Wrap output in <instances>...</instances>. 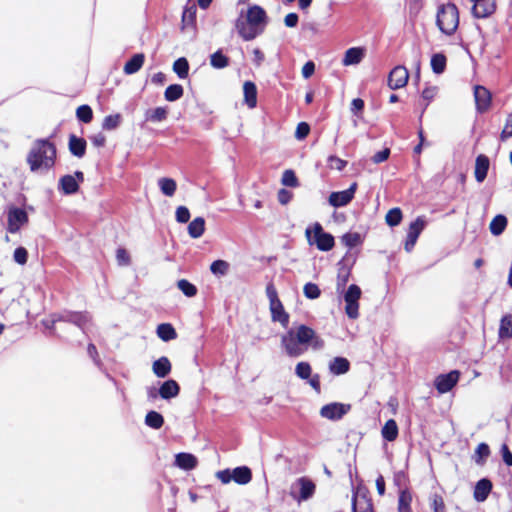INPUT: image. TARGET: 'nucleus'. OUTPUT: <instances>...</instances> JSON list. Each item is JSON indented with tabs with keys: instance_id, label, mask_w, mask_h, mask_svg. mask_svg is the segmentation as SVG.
Masks as SVG:
<instances>
[{
	"instance_id": "f257e3e1",
	"label": "nucleus",
	"mask_w": 512,
	"mask_h": 512,
	"mask_svg": "<svg viewBox=\"0 0 512 512\" xmlns=\"http://www.w3.org/2000/svg\"><path fill=\"white\" fill-rule=\"evenodd\" d=\"M281 344L289 357H299L310 344L314 349H320L324 346V341L316 335L314 329L301 324L282 335Z\"/></svg>"
},
{
	"instance_id": "f03ea898",
	"label": "nucleus",
	"mask_w": 512,
	"mask_h": 512,
	"mask_svg": "<svg viewBox=\"0 0 512 512\" xmlns=\"http://www.w3.org/2000/svg\"><path fill=\"white\" fill-rule=\"evenodd\" d=\"M56 145L49 139H36L26 156L31 172L48 171L55 166Z\"/></svg>"
},
{
	"instance_id": "7ed1b4c3",
	"label": "nucleus",
	"mask_w": 512,
	"mask_h": 512,
	"mask_svg": "<svg viewBox=\"0 0 512 512\" xmlns=\"http://www.w3.org/2000/svg\"><path fill=\"white\" fill-rule=\"evenodd\" d=\"M266 18V12L262 7L258 5L251 6L248 8L246 20L238 19L236 21V29L244 40H253L262 32V29L259 30L258 26L265 24Z\"/></svg>"
},
{
	"instance_id": "20e7f679",
	"label": "nucleus",
	"mask_w": 512,
	"mask_h": 512,
	"mask_svg": "<svg viewBox=\"0 0 512 512\" xmlns=\"http://www.w3.org/2000/svg\"><path fill=\"white\" fill-rule=\"evenodd\" d=\"M436 24L440 31L453 35L459 26V11L454 3L443 4L438 8Z\"/></svg>"
},
{
	"instance_id": "39448f33",
	"label": "nucleus",
	"mask_w": 512,
	"mask_h": 512,
	"mask_svg": "<svg viewBox=\"0 0 512 512\" xmlns=\"http://www.w3.org/2000/svg\"><path fill=\"white\" fill-rule=\"evenodd\" d=\"M266 294L269 299L272 321L279 322L284 328H287L290 317L289 314L285 311L273 283H269L267 285Z\"/></svg>"
},
{
	"instance_id": "423d86ee",
	"label": "nucleus",
	"mask_w": 512,
	"mask_h": 512,
	"mask_svg": "<svg viewBox=\"0 0 512 512\" xmlns=\"http://www.w3.org/2000/svg\"><path fill=\"white\" fill-rule=\"evenodd\" d=\"M305 234L308 242L310 244H315L320 251H330L335 245L333 235L325 232L322 225L318 222L313 225L312 231L307 228Z\"/></svg>"
},
{
	"instance_id": "0eeeda50",
	"label": "nucleus",
	"mask_w": 512,
	"mask_h": 512,
	"mask_svg": "<svg viewBox=\"0 0 512 512\" xmlns=\"http://www.w3.org/2000/svg\"><path fill=\"white\" fill-rule=\"evenodd\" d=\"M360 297V287L356 284H351L344 294V300L346 303L345 312L350 319H356L359 316L358 310Z\"/></svg>"
},
{
	"instance_id": "6e6552de",
	"label": "nucleus",
	"mask_w": 512,
	"mask_h": 512,
	"mask_svg": "<svg viewBox=\"0 0 512 512\" xmlns=\"http://www.w3.org/2000/svg\"><path fill=\"white\" fill-rule=\"evenodd\" d=\"M425 227L426 220L424 216H418L413 222L410 223L404 244V248L407 252L412 251Z\"/></svg>"
},
{
	"instance_id": "1a4fd4ad",
	"label": "nucleus",
	"mask_w": 512,
	"mask_h": 512,
	"mask_svg": "<svg viewBox=\"0 0 512 512\" xmlns=\"http://www.w3.org/2000/svg\"><path fill=\"white\" fill-rule=\"evenodd\" d=\"M27 212L18 207H11L7 214V230L14 234L17 233L21 226L28 222Z\"/></svg>"
},
{
	"instance_id": "9d476101",
	"label": "nucleus",
	"mask_w": 512,
	"mask_h": 512,
	"mask_svg": "<svg viewBox=\"0 0 512 512\" xmlns=\"http://www.w3.org/2000/svg\"><path fill=\"white\" fill-rule=\"evenodd\" d=\"M357 188V182H353L346 190L332 192L328 198L329 204L333 207H343L348 205L353 200Z\"/></svg>"
},
{
	"instance_id": "9b49d317",
	"label": "nucleus",
	"mask_w": 512,
	"mask_h": 512,
	"mask_svg": "<svg viewBox=\"0 0 512 512\" xmlns=\"http://www.w3.org/2000/svg\"><path fill=\"white\" fill-rule=\"evenodd\" d=\"M459 378L460 372L458 370H452L447 374H440L435 379V388L440 394H445L452 390L458 383Z\"/></svg>"
},
{
	"instance_id": "f8f14e48",
	"label": "nucleus",
	"mask_w": 512,
	"mask_h": 512,
	"mask_svg": "<svg viewBox=\"0 0 512 512\" xmlns=\"http://www.w3.org/2000/svg\"><path fill=\"white\" fill-rule=\"evenodd\" d=\"M351 409L350 404L333 402L321 407L320 415L329 420H339Z\"/></svg>"
},
{
	"instance_id": "ddd939ff",
	"label": "nucleus",
	"mask_w": 512,
	"mask_h": 512,
	"mask_svg": "<svg viewBox=\"0 0 512 512\" xmlns=\"http://www.w3.org/2000/svg\"><path fill=\"white\" fill-rule=\"evenodd\" d=\"M474 100L477 112L482 114L490 109L492 103V94L486 87L482 85H475Z\"/></svg>"
},
{
	"instance_id": "4468645a",
	"label": "nucleus",
	"mask_w": 512,
	"mask_h": 512,
	"mask_svg": "<svg viewBox=\"0 0 512 512\" xmlns=\"http://www.w3.org/2000/svg\"><path fill=\"white\" fill-rule=\"evenodd\" d=\"M409 72L404 66L394 67L388 75V86L392 90L400 89L407 85Z\"/></svg>"
},
{
	"instance_id": "2eb2a0df",
	"label": "nucleus",
	"mask_w": 512,
	"mask_h": 512,
	"mask_svg": "<svg viewBox=\"0 0 512 512\" xmlns=\"http://www.w3.org/2000/svg\"><path fill=\"white\" fill-rule=\"evenodd\" d=\"M352 512H374L372 499L367 493L355 492L352 496Z\"/></svg>"
},
{
	"instance_id": "dca6fc26",
	"label": "nucleus",
	"mask_w": 512,
	"mask_h": 512,
	"mask_svg": "<svg viewBox=\"0 0 512 512\" xmlns=\"http://www.w3.org/2000/svg\"><path fill=\"white\" fill-rule=\"evenodd\" d=\"M496 10L494 0H485L472 6L471 12L475 18H486L492 15Z\"/></svg>"
},
{
	"instance_id": "f3484780",
	"label": "nucleus",
	"mask_w": 512,
	"mask_h": 512,
	"mask_svg": "<svg viewBox=\"0 0 512 512\" xmlns=\"http://www.w3.org/2000/svg\"><path fill=\"white\" fill-rule=\"evenodd\" d=\"M493 488L492 482L487 478L480 479L475 487L473 492V497L477 502H484L489 494L491 493Z\"/></svg>"
},
{
	"instance_id": "a211bd4d",
	"label": "nucleus",
	"mask_w": 512,
	"mask_h": 512,
	"mask_svg": "<svg viewBox=\"0 0 512 512\" xmlns=\"http://www.w3.org/2000/svg\"><path fill=\"white\" fill-rule=\"evenodd\" d=\"M489 167L490 160L488 156L480 154L476 157L474 175L477 182L481 183L486 179Z\"/></svg>"
},
{
	"instance_id": "6ab92c4d",
	"label": "nucleus",
	"mask_w": 512,
	"mask_h": 512,
	"mask_svg": "<svg viewBox=\"0 0 512 512\" xmlns=\"http://www.w3.org/2000/svg\"><path fill=\"white\" fill-rule=\"evenodd\" d=\"M86 147L87 142L84 138L77 137L75 134H70L68 148L73 156L82 158L86 153Z\"/></svg>"
},
{
	"instance_id": "aec40b11",
	"label": "nucleus",
	"mask_w": 512,
	"mask_h": 512,
	"mask_svg": "<svg viewBox=\"0 0 512 512\" xmlns=\"http://www.w3.org/2000/svg\"><path fill=\"white\" fill-rule=\"evenodd\" d=\"M365 56V49L362 47H352L346 50L342 59L344 66L359 64Z\"/></svg>"
},
{
	"instance_id": "412c9836",
	"label": "nucleus",
	"mask_w": 512,
	"mask_h": 512,
	"mask_svg": "<svg viewBox=\"0 0 512 512\" xmlns=\"http://www.w3.org/2000/svg\"><path fill=\"white\" fill-rule=\"evenodd\" d=\"M158 393L161 398L166 399V400L170 399V398H174L179 395L180 386L175 380L169 379V380H166L160 386Z\"/></svg>"
},
{
	"instance_id": "4be33fe9",
	"label": "nucleus",
	"mask_w": 512,
	"mask_h": 512,
	"mask_svg": "<svg viewBox=\"0 0 512 512\" xmlns=\"http://www.w3.org/2000/svg\"><path fill=\"white\" fill-rule=\"evenodd\" d=\"M145 62V55L144 53H137L134 54L124 65L123 72L126 75H132L137 73Z\"/></svg>"
},
{
	"instance_id": "5701e85b",
	"label": "nucleus",
	"mask_w": 512,
	"mask_h": 512,
	"mask_svg": "<svg viewBox=\"0 0 512 512\" xmlns=\"http://www.w3.org/2000/svg\"><path fill=\"white\" fill-rule=\"evenodd\" d=\"M59 189L65 195L75 194L79 190V183L72 175H64L59 180Z\"/></svg>"
},
{
	"instance_id": "b1692460",
	"label": "nucleus",
	"mask_w": 512,
	"mask_h": 512,
	"mask_svg": "<svg viewBox=\"0 0 512 512\" xmlns=\"http://www.w3.org/2000/svg\"><path fill=\"white\" fill-rule=\"evenodd\" d=\"M175 463L181 469L192 470L196 468L198 460L193 454L181 452L176 455Z\"/></svg>"
},
{
	"instance_id": "393cba45",
	"label": "nucleus",
	"mask_w": 512,
	"mask_h": 512,
	"mask_svg": "<svg viewBox=\"0 0 512 512\" xmlns=\"http://www.w3.org/2000/svg\"><path fill=\"white\" fill-rule=\"evenodd\" d=\"M244 101L249 108L257 105V87L252 81H245L243 84Z\"/></svg>"
},
{
	"instance_id": "a878e982",
	"label": "nucleus",
	"mask_w": 512,
	"mask_h": 512,
	"mask_svg": "<svg viewBox=\"0 0 512 512\" xmlns=\"http://www.w3.org/2000/svg\"><path fill=\"white\" fill-rule=\"evenodd\" d=\"M172 369L170 360L166 356H162L153 362L152 370L159 378L166 377Z\"/></svg>"
},
{
	"instance_id": "bb28decb",
	"label": "nucleus",
	"mask_w": 512,
	"mask_h": 512,
	"mask_svg": "<svg viewBox=\"0 0 512 512\" xmlns=\"http://www.w3.org/2000/svg\"><path fill=\"white\" fill-rule=\"evenodd\" d=\"M297 483L300 486V494L297 498L299 501L307 500L313 496L315 493L316 486L315 484L306 477H301L297 480Z\"/></svg>"
},
{
	"instance_id": "cd10ccee",
	"label": "nucleus",
	"mask_w": 512,
	"mask_h": 512,
	"mask_svg": "<svg viewBox=\"0 0 512 512\" xmlns=\"http://www.w3.org/2000/svg\"><path fill=\"white\" fill-rule=\"evenodd\" d=\"M233 481L239 485H246L252 480V471L248 466H239L232 470Z\"/></svg>"
},
{
	"instance_id": "c85d7f7f",
	"label": "nucleus",
	"mask_w": 512,
	"mask_h": 512,
	"mask_svg": "<svg viewBox=\"0 0 512 512\" xmlns=\"http://www.w3.org/2000/svg\"><path fill=\"white\" fill-rule=\"evenodd\" d=\"M329 370L333 375H342L350 370V362L344 357H335L329 363Z\"/></svg>"
},
{
	"instance_id": "c756f323",
	"label": "nucleus",
	"mask_w": 512,
	"mask_h": 512,
	"mask_svg": "<svg viewBox=\"0 0 512 512\" xmlns=\"http://www.w3.org/2000/svg\"><path fill=\"white\" fill-rule=\"evenodd\" d=\"M398 433V425L394 419L387 420L381 430L382 437L388 442L395 441L398 437Z\"/></svg>"
},
{
	"instance_id": "7c9ffc66",
	"label": "nucleus",
	"mask_w": 512,
	"mask_h": 512,
	"mask_svg": "<svg viewBox=\"0 0 512 512\" xmlns=\"http://www.w3.org/2000/svg\"><path fill=\"white\" fill-rule=\"evenodd\" d=\"M412 494L408 488L402 489L398 497V512H412Z\"/></svg>"
},
{
	"instance_id": "2f4dec72",
	"label": "nucleus",
	"mask_w": 512,
	"mask_h": 512,
	"mask_svg": "<svg viewBox=\"0 0 512 512\" xmlns=\"http://www.w3.org/2000/svg\"><path fill=\"white\" fill-rule=\"evenodd\" d=\"M205 232V219L196 217L188 225V234L191 238L197 239Z\"/></svg>"
},
{
	"instance_id": "473e14b6",
	"label": "nucleus",
	"mask_w": 512,
	"mask_h": 512,
	"mask_svg": "<svg viewBox=\"0 0 512 512\" xmlns=\"http://www.w3.org/2000/svg\"><path fill=\"white\" fill-rule=\"evenodd\" d=\"M498 336L500 339H511L512 338V315L506 314L500 320V326L498 330Z\"/></svg>"
},
{
	"instance_id": "72a5a7b5",
	"label": "nucleus",
	"mask_w": 512,
	"mask_h": 512,
	"mask_svg": "<svg viewBox=\"0 0 512 512\" xmlns=\"http://www.w3.org/2000/svg\"><path fill=\"white\" fill-rule=\"evenodd\" d=\"M508 224V220L506 216L499 214L496 215L492 221L490 222L489 229L491 234L494 236H499L504 232Z\"/></svg>"
},
{
	"instance_id": "f704fd0d",
	"label": "nucleus",
	"mask_w": 512,
	"mask_h": 512,
	"mask_svg": "<svg viewBox=\"0 0 512 512\" xmlns=\"http://www.w3.org/2000/svg\"><path fill=\"white\" fill-rule=\"evenodd\" d=\"M157 335L158 337L165 341H171L177 338V332L175 328L170 323H162L157 327Z\"/></svg>"
},
{
	"instance_id": "c9c22d12",
	"label": "nucleus",
	"mask_w": 512,
	"mask_h": 512,
	"mask_svg": "<svg viewBox=\"0 0 512 512\" xmlns=\"http://www.w3.org/2000/svg\"><path fill=\"white\" fill-rule=\"evenodd\" d=\"M167 115L168 110L166 107H157L146 111L145 120L152 123L162 122L166 120Z\"/></svg>"
},
{
	"instance_id": "e433bc0d",
	"label": "nucleus",
	"mask_w": 512,
	"mask_h": 512,
	"mask_svg": "<svg viewBox=\"0 0 512 512\" xmlns=\"http://www.w3.org/2000/svg\"><path fill=\"white\" fill-rule=\"evenodd\" d=\"M158 185L160 187L161 192L169 197H172L177 189L176 181L172 178L163 177L159 179Z\"/></svg>"
},
{
	"instance_id": "4c0bfd02",
	"label": "nucleus",
	"mask_w": 512,
	"mask_h": 512,
	"mask_svg": "<svg viewBox=\"0 0 512 512\" xmlns=\"http://www.w3.org/2000/svg\"><path fill=\"white\" fill-rule=\"evenodd\" d=\"M184 94V89L180 84H171L169 85L165 92L164 97L169 102H174L180 99Z\"/></svg>"
},
{
	"instance_id": "58836bf2",
	"label": "nucleus",
	"mask_w": 512,
	"mask_h": 512,
	"mask_svg": "<svg viewBox=\"0 0 512 512\" xmlns=\"http://www.w3.org/2000/svg\"><path fill=\"white\" fill-rule=\"evenodd\" d=\"M447 58L442 53H436L431 57V68L435 74H441L446 69Z\"/></svg>"
},
{
	"instance_id": "ea45409f",
	"label": "nucleus",
	"mask_w": 512,
	"mask_h": 512,
	"mask_svg": "<svg viewBox=\"0 0 512 512\" xmlns=\"http://www.w3.org/2000/svg\"><path fill=\"white\" fill-rule=\"evenodd\" d=\"M173 71L179 78L185 79L189 74V63L185 57H180L173 63Z\"/></svg>"
},
{
	"instance_id": "a19ab883",
	"label": "nucleus",
	"mask_w": 512,
	"mask_h": 512,
	"mask_svg": "<svg viewBox=\"0 0 512 512\" xmlns=\"http://www.w3.org/2000/svg\"><path fill=\"white\" fill-rule=\"evenodd\" d=\"M145 424L153 429H160L164 424V418L156 411H149L145 416Z\"/></svg>"
},
{
	"instance_id": "79ce46f5",
	"label": "nucleus",
	"mask_w": 512,
	"mask_h": 512,
	"mask_svg": "<svg viewBox=\"0 0 512 512\" xmlns=\"http://www.w3.org/2000/svg\"><path fill=\"white\" fill-rule=\"evenodd\" d=\"M210 64L216 69H223L229 65V58L218 50L210 56Z\"/></svg>"
},
{
	"instance_id": "37998d69",
	"label": "nucleus",
	"mask_w": 512,
	"mask_h": 512,
	"mask_svg": "<svg viewBox=\"0 0 512 512\" xmlns=\"http://www.w3.org/2000/svg\"><path fill=\"white\" fill-rule=\"evenodd\" d=\"M402 218H403V214H402L401 209L398 207H395V208L390 209L387 212V214L385 216V221H386L387 225H389L390 227H395L401 223Z\"/></svg>"
},
{
	"instance_id": "c03bdc74",
	"label": "nucleus",
	"mask_w": 512,
	"mask_h": 512,
	"mask_svg": "<svg viewBox=\"0 0 512 512\" xmlns=\"http://www.w3.org/2000/svg\"><path fill=\"white\" fill-rule=\"evenodd\" d=\"M76 117L79 121L88 124L93 120V110L87 104L80 105L76 109Z\"/></svg>"
},
{
	"instance_id": "a18cd8bd",
	"label": "nucleus",
	"mask_w": 512,
	"mask_h": 512,
	"mask_svg": "<svg viewBox=\"0 0 512 512\" xmlns=\"http://www.w3.org/2000/svg\"><path fill=\"white\" fill-rule=\"evenodd\" d=\"M196 22V7L191 6L185 8L182 14V29L192 27Z\"/></svg>"
},
{
	"instance_id": "49530a36",
	"label": "nucleus",
	"mask_w": 512,
	"mask_h": 512,
	"mask_svg": "<svg viewBox=\"0 0 512 512\" xmlns=\"http://www.w3.org/2000/svg\"><path fill=\"white\" fill-rule=\"evenodd\" d=\"M121 121L122 116L119 113L107 115L103 119L102 128L108 131L114 130L120 125Z\"/></svg>"
},
{
	"instance_id": "de8ad7c7",
	"label": "nucleus",
	"mask_w": 512,
	"mask_h": 512,
	"mask_svg": "<svg viewBox=\"0 0 512 512\" xmlns=\"http://www.w3.org/2000/svg\"><path fill=\"white\" fill-rule=\"evenodd\" d=\"M490 453L488 444L484 442L478 444L475 450V462L480 465L484 464L486 459L490 456Z\"/></svg>"
},
{
	"instance_id": "09e8293b",
	"label": "nucleus",
	"mask_w": 512,
	"mask_h": 512,
	"mask_svg": "<svg viewBox=\"0 0 512 512\" xmlns=\"http://www.w3.org/2000/svg\"><path fill=\"white\" fill-rule=\"evenodd\" d=\"M341 242L348 248H353L362 243L361 236L357 232H348L341 237Z\"/></svg>"
},
{
	"instance_id": "8fccbe9b",
	"label": "nucleus",
	"mask_w": 512,
	"mask_h": 512,
	"mask_svg": "<svg viewBox=\"0 0 512 512\" xmlns=\"http://www.w3.org/2000/svg\"><path fill=\"white\" fill-rule=\"evenodd\" d=\"M430 508L433 512H446V505L442 495L434 493L429 498Z\"/></svg>"
},
{
	"instance_id": "3c124183",
	"label": "nucleus",
	"mask_w": 512,
	"mask_h": 512,
	"mask_svg": "<svg viewBox=\"0 0 512 512\" xmlns=\"http://www.w3.org/2000/svg\"><path fill=\"white\" fill-rule=\"evenodd\" d=\"M295 374L303 380H307L312 375V367L311 365L306 361H301L297 363L295 367Z\"/></svg>"
},
{
	"instance_id": "603ef678",
	"label": "nucleus",
	"mask_w": 512,
	"mask_h": 512,
	"mask_svg": "<svg viewBox=\"0 0 512 512\" xmlns=\"http://www.w3.org/2000/svg\"><path fill=\"white\" fill-rule=\"evenodd\" d=\"M281 182L284 186L288 187L295 188L299 186V180L295 172L291 169H287L283 172Z\"/></svg>"
},
{
	"instance_id": "864d4df0",
	"label": "nucleus",
	"mask_w": 512,
	"mask_h": 512,
	"mask_svg": "<svg viewBox=\"0 0 512 512\" xmlns=\"http://www.w3.org/2000/svg\"><path fill=\"white\" fill-rule=\"evenodd\" d=\"M229 270V263L225 260H215L210 265V271L217 276H223L227 274Z\"/></svg>"
},
{
	"instance_id": "5fc2aeb1",
	"label": "nucleus",
	"mask_w": 512,
	"mask_h": 512,
	"mask_svg": "<svg viewBox=\"0 0 512 512\" xmlns=\"http://www.w3.org/2000/svg\"><path fill=\"white\" fill-rule=\"evenodd\" d=\"M177 287L187 297H193L197 294V288L194 284L190 283L186 279H181L177 282Z\"/></svg>"
},
{
	"instance_id": "6e6d98bb",
	"label": "nucleus",
	"mask_w": 512,
	"mask_h": 512,
	"mask_svg": "<svg viewBox=\"0 0 512 512\" xmlns=\"http://www.w3.org/2000/svg\"><path fill=\"white\" fill-rule=\"evenodd\" d=\"M350 275H351V272L349 269L342 267L338 270L337 283H336L337 291L344 290L347 282L349 281Z\"/></svg>"
},
{
	"instance_id": "4d7b16f0",
	"label": "nucleus",
	"mask_w": 512,
	"mask_h": 512,
	"mask_svg": "<svg viewBox=\"0 0 512 512\" xmlns=\"http://www.w3.org/2000/svg\"><path fill=\"white\" fill-rule=\"evenodd\" d=\"M303 293L308 299H317L320 296L321 291L317 284L308 282L303 287Z\"/></svg>"
},
{
	"instance_id": "13d9d810",
	"label": "nucleus",
	"mask_w": 512,
	"mask_h": 512,
	"mask_svg": "<svg viewBox=\"0 0 512 512\" xmlns=\"http://www.w3.org/2000/svg\"><path fill=\"white\" fill-rule=\"evenodd\" d=\"M328 164L331 169L342 171L347 166V161L331 155L328 157Z\"/></svg>"
},
{
	"instance_id": "bf43d9fd",
	"label": "nucleus",
	"mask_w": 512,
	"mask_h": 512,
	"mask_svg": "<svg viewBox=\"0 0 512 512\" xmlns=\"http://www.w3.org/2000/svg\"><path fill=\"white\" fill-rule=\"evenodd\" d=\"M116 259L119 265L128 266L131 263V258L128 251L124 248H118L116 251Z\"/></svg>"
},
{
	"instance_id": "052dcab7",
	"label": "nucleus",
	"mask_w": 512,
	"mask_h": 512,
	"mask_svg": "<svg viewBox=\"0 0 512 512\" xmlns=\"http://www.w3.org/2000/svg\"><path fill=\"white\" fill-rule=\"evenodd\" d=\"M175 217L179 223H187L190 219V212L186 206H179L176 209Z\"/></svg>"
},
{
	"instance_id": "680f3d73",
	"label": "nucleus",
	"mask_w": 512,
	"mask_h": 512,
	"mask_svg": "<svg viewBox=\"0 0 512 512\" xmlns=\"http://www.w3.org/2000/svg\"><path fill=\"white\" fill-rule=\"evenodd\" d=\"M310 133V126L306 122L298 123L295 131V137L299 140L305 139Z\"/></svg>"
},
{
	"instance_id": "e2e57ef3",
	"label": "nucleus",
	"mask_w": 512,
	"mask_h": 512,
	"mask_svg": "<svg viewBox=\"0 0 512 512\" xmlns=\"http://www.w3.org/2000/svg\"><path fill=\"white\" fill-rule=\"evenodd\" d=\"M14 260L20 265H24L28 260V252L24 247H18L14 251Z\"/></svg>"
},
{
	"instance_id": "0e129e2a",
	"label": "nucleus",
	"mask_w": 512,
	"mask_h": 512,
	"mask_svg": "<svg viewBox=\"0 0 512 512\" xmlns=\"http://www.w3.org/2000/svg\"><path fill=\"white\" fill-rule=\"evenodd\" d=\"M510 137H512V114L508 115L504 128L500 134V138L502 141H505Z\"/></svg>"
},
{
	"instance_id": "69168bd1",
	"label": "nucleus",
	"mask_w": 512,
	"mask_h": 512,
	"mask_svg": "<svg viewBox=\"0 0 512 512\" xmlns=\"http://www.w3.org/2000/svg\"><path fill=\"white\" fill-rule=\"evenodd\" d=\"M437 93V88L436 87H433V86H430V87H426L423 91H422V98L423 100H425V104H424V107L426 108L430 101L435 97Z\"/></svg>"
},
{
	"instance_id": "338daca9",
	"label": "nucleus",
	"mask_w": 512,
	"mask_h": 512,
	"mask_svg": "<svg viewBox=\"0 0 512 512\" xmlns=\"http://www.w3.org/2000/svg\"><path fill=\"white\" fill-rule=\"evenodd\" d=\"M292 197L293 194L284 188L280 189L277 194V199L279 203L282 205L288 204L291 201Z\"/></svg>"
},
{
	"instance_id": "774afa93",
	"label": "nucleus",
	"mask_w": 512,
	"mask_h": 512,
	"mask_svg": "<svg viewBox=\"0 0 512 512\" xmlns=\"http://www.w3.org/2000/svg\"><path fill=\"white\" fill-rule=\"evenodd\" d=\"M501 454L504 463L509 467L512 466V452L510 451L508 445L505 443L501 446Z\"/></svg>"
}]
</instances>
